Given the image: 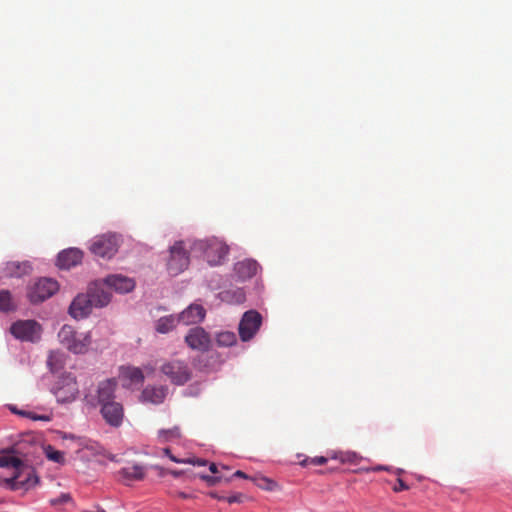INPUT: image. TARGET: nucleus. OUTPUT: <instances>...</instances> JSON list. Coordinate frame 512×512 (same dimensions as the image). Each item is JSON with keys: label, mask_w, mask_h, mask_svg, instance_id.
<instances>
[{"label": "nucleus", "mask_w": 512, "mask_h": 512, "mask_svg": "<svg viewBox=\"0 0 512 512\" xmlns=\"http://www.w3.org/2000/svg\"><path fill=\"white\" fill-rule=\"evenodd\" d=\"M160 370L172 384L178 386L184 385L192 377V370L188 364L177 359L164 363Z\"/></svg>", "instance_id": "nucleus-6"}, {"label": "nucleus", "mask_w": 512, "mask_h": 512, "mask_svg": "<svg viewBox=\"0 0 512 512\" xmlns=\"http://www.w3.org/2000/svg\"><path fill=\"white\" fill-rule=\"evenodd\" d=\"M59 289L58 282L52 278H39L27 289V297L32 304L45 301Z\"/></svg>", "instance_id": "nucleus-5"}, {"label": "nucleus", "mask_w": 512, "mask_h": 512, "mask_svg": "<svg viewBox=\"0 0 512 512\" xmlns=\"http://www.w3.org/2000/svg\"><path fill=\"white\" fill-rule=\"evenodd\" d=\"M32 272V264L30 261H9L3 268V277L6 278H21L29 275Z\"/></svg>", "instance_id": "nucleus-14"}, {"label": "nucleus", "mask_w": 512, "mask_h": 512, "mask_svg": "<svg viewBox=\"0 0 512 512\" xmlns=\"http://www.w3.org/2000/svg\"><path fill=\"white\" fill-rule=\"evenodd\" d=\"M51 392L59 403L74 401L79 393L76 378L71 373L61 375L52 386Z\"/></svg>", "instance_id": "nucleus-4"}, {"label": "nucleus", "mask_w": 512, "mask_h": 512, "mask_svg": "<svg viewBox=\"0 0 512 512\" xmlns=\"http://www.w3.org/2000/svg\"><path fill=\"white\" fill-rule=\"evenodd\" d=\"M121 375L132 383H142L144 380L143 372L138 367H122Z\"/></svg>", "instance_id": "nucleus-25"}, {"label": "nucleus", "mask_w": 512, "mask_h": 512, "mask_svg": "<svg viewBox=\"0 0 512 512\" xmlns=\"http://www.w3.org/2000/svg\"><path fill=\"white\" fill-rule=\"evenodd\" d=\"M120 478L126 482L140 481L145 477L146 468L141 464H129L118 471Z\"/></svg>", "instance_id": "nucleus-20"}, {"label": "nucleus", "mask_w": 512, "mask_h": 512, "mask_svg": "<svg viewBox=\"0 0 512 512\" xmlns=\"http://www.w3.org/2000/svg\"><path fill=\"white\" fill-rule=\"evenodd\" d=\"M262 324V316L256 310H249L245 312L239 323V336L242 341L246 342L251 340L259 330Z\"/></svg>", "instance_id": "nucleus-9"}, {"label": "nucleus", "mask_w": 512, "mask_h": 512, "mask_svg": "<svg viewBox=\"0 0 512 512\" xmlns=\"http://www.w3.org/2000/svg\"><path fill=\"white\" fill-rule=\"evenodd\" d=\"M175 496L178 498H181V499H189L191 497V495H189L185 492H182V491L176 492Z\"/></svg>", "instance_id": "nucleus-38"}, {"label": "nucleus", "mask_w": 512, "mask_h": 512, "mask_svg": "<svg viewBox=\"0 0 512 512\" xmlns=\"http://www.w3.org/2000/svg\"><path fill=\"white\" fill-rule=\"evenodd\" d=\"M189 244L191 242L177 241L170 247V256L167 261L169 274L176 276L187 269L190 263L189 252H191L190 249L188 250Z\"/></svg>", "instance_id": "nucleus-3"}, {"label": "nucleus", "mask_w": 512, "mask_h": 512, "mask_svg": "<svg viewBox=\"0 0 512 512\" xmlns=\"http://www.w3.org/2000/svg\"><path fill=\"white\" fill-rule=\"evenodd\" d=\"M10 332L17 339L34 342L40 338L41 326L35 320H20L12 324Z\"/></svg>", "instance_id": "nucleus-8"}, {"label": "nucleus", "mask_w": 512, "mask_h": 512, "mask_svg": "<svg viewBox=\"0 0 512 512\" xmlns=\"http://www.w3.org/2000/svg\"><path fill=\"white\" fill-rule=\"evenodd\" d=\"M108 288L120 293H127L134 289L135 283L131 278L122 275H111L105 279Z\"/></svg>", "instance_id": "nucleus-19"}, {"label": "nucleus", "mask_w": 512, "mask_h": 512, "mask_svg": "<svg viewBox=\"0 0 512 512\" xmlns=\"http://www.w3.org/2000/svg\"><path fill=\"white\" fill-rule=\"evenodd\" d=\"M83 253L77 248H69L58 254L57 265L61 269H70L81 263Z\"/></svg>", "instance_id": "nucleus-15"}, {"label": "nucleus", "mask_w": 512, "mask_h": 512, "mask_svg": "<svg viewBox=\"0 0 512 512\" xmlns=\"http://www.w3.org/2000/svg\"><path fill=\"white\" fill-rule=\"evenodd\" d=\"M384 469H385V468H384V467H382V466H378V467L374 468V470H375V471H380V470H384Z\"/></svg>", "instance_id": "nucleus-43"}, {"label": "nucleus", "mask_w": 512, "mask_h": 512, "mask_svg": "<svg viewBox=\"0 0 512 512\" xmlns=\"http://www.w3.org/2000/svg\"><path fill=\"white\" fill-rule=\"evenodd\" d=\"M15 305L12 299V295L9 290H1L0 291V311L1 312H10L15 310Z\"/></svg>", "instance_id": "nucleus-26"}, {"label": "nucleus", "mask_w": 512, "mask_h": 512, "mask_svg": "<svg viewBox=\"0 0 512 512\" xmlns=\"http://www.w3.org/2000/svg\"><path fill=\"white\" fill-rule=\"evenodd\" d=\"M92 307L95 306L87 292V294H80L74 298L69 307V312L73 318L79 319L86 317L91 312Z\"/></svg>", "instance_id": "nucleus-13"}, {"label": "nucleus", "mask_w": 512, "mask_h": 512, "mask_svg": "<svg viewBox=\"0 0 512 512\" xmlns=\"http://www.w3.org/2000/svg\"><path fill=\"white\" fill-rule=\"evenodd\" d=\"M23 467L22 461L13 455L0 456V479L14 482L19 477Z\"/></svg>", "instance_id": "nucleus-10"}, {"label": "nucleus", "mask_w": 512, "mask_h": 512, "mask_svg": "<svg viewBox=\"0 0 512 512\" xmlns=\"http://www.w3.org/2000/svg\"><path fill=\"white\" fill-rule=\"evenodd\" d=\"M202 478L210 485H215L222 481V477L217 476V475L216 476H203Z\"/></svg>", "instance_id": "nucleus-34"}, {"label": "nucleus", "mask_w": 512, "mask_h": 512, "mask_svg": "<svg viewBox=\"0 0 512 512\" xmlns=\"http://www.w3.org/2000/svg\"><path fill=\"white\" fill-rule=\"evenodd\" d=\"M260 266L256 260L253 259H244L242 261L237 262L234 265V272L241 280H246L254 277Z\"/></svg>", "instance_id": "nucleus-18"}, {"label": "nucleus", "mask_w": 512, "mask_h": 512, "mask_svg": "<svg viewBox=\"0 0 512 512\" xmlns=\"http://www.w3.org/2000/svg\"><path fill=\"white\" fill-rule=\"evenodd\" d=\"M168 393L166 386H147L141 393L142 401L152 404H160Z\"/></svg>", "instance_id": "nucleus-21"}, {"label": "nucleus", "mask_w": 512, "mask_h": 512, "mask_svg": "<svg viewBox=\"0 0 512 512\" xmlns=\"http://www.w3.org/2000/svg\"><path fill=\"white\" fill-rule=\"evenodd\" d=\"M209 470L213 473V474H218V467L215 463H211L210 466H209Z\"/></svg>", "instance_id": "nucleus-40"}, {"label": "nucleus", "mask_w": 512, "mask_h": 512, "mask_svg": "<svg viewBox=\"0 0 512 512\" xmlns=\"http://www.w3.org/2000/svg\"><path fill=\"white\" fill-rule=\"evenodd\" d=\"M237 338L233 332L224 331L217 334L216 342L219 346L229 347L236 343Z\"/></svg>", "instance_id": "nucleus-27"}, {"label": "nucleus", "mask_w": 512, "mask_h": 512, "mask_svg": "<svg viewBox=\"0 0 512 512\" xmlns=\"http://www.w3.org/2000/svg\"><path fill=\"white\" fill-rule=\"evenodd\" d=\"M185 342L193 350L207 351L211 345L209 334L202 327H193L185 336Z\"/></svg>", "instance_id": "nucleus-11"}, {"label": "nucleus", "mask_w": 512, "mask_h": 512, "mask_svg": "<svg viewBox=\"0 0 512 512\" xmlns=\"http://www.w3.org/2000/svg\"><path fill=\"white\" fill-rule=\"evenodd\" d=\"M70 495L69 494H62L59 498L51 500V503L53 505L64 503L70 501Z\"/></svg>", "instance_id": "nucleus-35"}, {"label": "nucleus", "mask_w": 512, "mask_h": 512, "mask_svg": "<svg viewBox=\"0 0 512 512\" xmlns=\"http://www.w3.org/2000/svg\"><path fill=\"white\" fill-rule=\"evenodd\" d=\"M187 462H188V463L197 464V465H199V466H204V465H206V461H205V460H200V459H197V461H194V460H188Z\"/></svg>", "instance_id": "nucleus-39"}, {"label": "nucleus", "mask_w": 512, "mask_h": 512, "mask_svg": "<svg viewBox=\"0 0 512 512\" xmlns=\"http://www.w3.org/2000/svg\"><path fill=\"white\" fill-rule=\"evenodd\" d=\"M206 315L203 306L199 304H191L187 309L179 314L178 321L184 325H192L201 322Z\"/></svg>", "instance_id": "nucleus-17"}, {"label": "nucleus", "mask_w": 512, "mask_h": 512, "mask_svg": "<svg viewBox=\"0 0 512 512\" xmlns=\"http://www.w3.org/2000/svg\"><path fill=\"white\" fill-rule=\"evenodd\" d=\"M119 237L116 234L107 233L97 236L91 243V252L102 258H111L118 250Z\"/></svg>", "instance_id": "nucleus-7"}, {"label": "nucleus", "mask_w": 512, "mask_h": 512, "mask_svg": "<svg viewBox=\"0 0 512 512\" xmlns=\"http://www.w3.org/2000/svg\"><path fill=\"white\" fill-rule=\"evenodd\" d=\"M409 486L400 478L397 479V484L393 487L395 492L408 490Z\"/></svg>", "instance_id": "nucleus-33"}, {"label": "nucleus", "mask_w": 512, "mask_h": 512, "mask_svg": "<svg viewBox=\"0 0 512 512\" xmlns=\"http://www.w3.org/2000/svg\"><path fill=\"white\" fill-rule=\"evenodd\" d=\"M158 437L160 441L167 442L173 439H178L181 437V431L179 427L175 426L171 429H162L158 432Z\"/></svg>", "instance_id": "nucleus-28"}, {"label": "nucleus", "mask_w": 512, "mask_h": 512, "mask_svg": "<svg viewBox=\"0 0 512 512\" xmlns=\"http://www.w3.org/2000/svg\"><path fill=\"white\" fill-rule=\"evenodd\" d=\"M117 381L115 379H107L99 383L97 389V401L100 406L107 403L115 402V390Z\"/></svg>", "instance_id": "nucleus-16"}, {"label": "nucleus", "mask_w": 512, "mask_h": 512, "mask_svg": "<svg viewBox=\"0 0 512 512\" xmlns=\"http://www.w3.org/2000/svg\"><path fill=\"white\" fill-rule=\"evenodd\" d=\"M327 461H328V459L324 456H316L313 458L304 459L303 461L300 462V465L307 466L308 464H312V465L320 466V465L326 464Z\"/></svg>", "instance_id": "nucleus-31"}, {"label": "nucleus", "mask_w": 512, "mask_h": 512, "mask_svg": "<svg viewBox=\"0 0 512 512\" xmlns=\"http://www.w3.org/2000/svg\"><path fill=\"white\" fill-rule=\"evenodd\" d=\"M47 365L52 373L60 371L65 365V355L59 351H51L48 355Z\"/></svg>", "instance_id": "nucleus-23"}, {"label": "nucleus", "mask_w": 512, "mask_h": 512, "mask_svg": "<svg viewBox=\"0 0 512 512\" xmlns=\"http://www.w3.org/2000/svg\"><path fill=\"white\" fill-rule=\"evenodd\" d=\"M45 455L46 457L56 463H63L64 462V453L54 449L51 445H48L45 448Z\"/></svg>", "instance_id": "nucleus-29"}, {"label": "nucleus", "mask_w": 512, "mask_h": 512, "mask_svg": "<svg viewBox=\"0 0 512 512\" xmlns=\"http://www.w3.org/2000/svg\"><path fill=\"white\" fill-rule=\"evenodd\" d=\"M18 413L32 420H40L45 422H49L51 420V416L47 414L39 415L32 411H19Z\"/></svg>", "instance_id": "nucleus-30"}, {"label": "nucleus", "mask_w": 512, "mask_h": 512, "mask_svg": "<svg viewBox=\"0 0 512 512\" xmlns=\"http://www.w3.org/2000/svg\"><path fill=\"white\" fill-rule=\"evenodd\" d=\"M164 452L165 454H167L169 456V458L173 461V462H176V463H181V462H185V461H181L179 459H177L175 456H173L171 453H170V449L168 448H165L164 449Z\"/></svg>", "instance_id": "nucleus-37"}, {"label": "nucleus", "mask_w": 512, "mask_h": 512, "mask_svg": "<svg viewBox=\"0 0 512 512\" xmlns=\"http://www.w3.org/2000/svg\"><path fill=\"white\" fill-rule=\"evenodd\" d=\"M242 494L232 495L226 498V502L229 504L241 502Z\"/></svg>", "instance_id": "nucleus-36"}, {"label": "nucleus", "mask_w": 512, "mask_h": 512, "mask_svg": "<svg viewBox=\"0 0 512 512\" xmlns=\"http://www.w3.org/2000/svg\"><path fill=\"white\" fill-rule=\"evenodd\" d=\"M191 253L203 255L210 265H219L228 255L229 247L218 238L195 240L189 244Z\"/></svg>", "instance_id": "nucleus-1"}, {"label": "nucleus", "mask_w": 512, "mask_h": 512, "mask_svg": "<svg viewBox=\"0 0 512 512\" xmlns=\"http://www.w3.org/2000/svg\"><path fill=\"white\" fill-rule=\"evenodd\" d=\"M101 415L105 422L112 427H119L124 418V409L121 403L112 402L101 406Z\"/></svg>", "instance_id": "nucleus-12"}, {"label": "nucleus", "mask_w": 512, "mask_h": 512, "mask_svg": "<svg viewBox=\"0 0 512 512\" xmlns=\"http://www.w3.org/2000/svg\"><path fill=\"white\" fill-rule=\"evenodd\" d=\"M255 481H256L257 486H259L260 488H262L264 490H272L275 486V483L266 477H260V478L256 479Z\"/></svg>", "instance_id": "nucleus-32"}, {"label": "nucleus", "mask_w": 512, "mask_h": 512, "mask_svg": "<svg viewBox=\"0 0 512 512\" xmlns=\"http://www.w3.org/2000/svg\"><path fill=\"white\" fill-rule=\"evenodd\" d=\"M178 322V318L173 315L161 317L156 323V331L161 334L168 333L175 328Z\"/></svg>", "instance_id": "nucleus-24"}, {"label": "nucleus", "mask_w": 512, "mask_h": 512, "mask_svg": "<svg viewBox=\"0 0 512 512\" xmlns=\"http://www.w3.org/2000/svg\"><path fill=\"white\" fill-rule=\"evenodd\" d=\"M233 476H234V477L245 478V479H247V478H248V476H247L244 472H242V471H240V470L236 471V472L233 474Z\"/></svg>", "instance_id": "nucleus-41"}, {"label": "nucleus", "mask_w": 512, "mask_h": 512, "mask_svg": "<svg viewBox=\"0 0 512 512\" xmlns=\"http://www.w3.org/2000/svg\"><path fill=\"white\" fill-rule=\"evenodd\" d=\"M211 496L216 498V499H218V500H220V501H226V498H227V497H224V496H218L216 493H212Z\"/></svg>", "instance_id": "nucleus-42"}, {"label": "nucleus", "mask_w": 512, "mask_h": 512, "mask_svg": "<svg viewBox=\"0 0 512 512\" xmlns=\"http://www.w3.org/2000/svg\"><path fill=\"white\" fill-rule=\"evenodd\" d=\"M88 293L95 307H104L111 301V293L97 284L90 286Z\"/></svg>", "instance_id": "nucleus-22"}, {"label": "nucleus", "mask_w": 512, "mask_h": 512, "mask_svg": "<svg viewBox=\"0 0 512 512\" xmlns=\"http://www.w3.org/2000/svg\"><path fill=\"white\" fill-rule=\"evenodd\" d=\"M60 343L74 354H84L91 344L89 333H78L72 326L63 325L58 332Z\"/></svg>", "instance_id": "nucleus-2"}]
</instances>
